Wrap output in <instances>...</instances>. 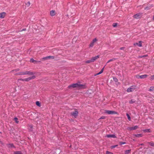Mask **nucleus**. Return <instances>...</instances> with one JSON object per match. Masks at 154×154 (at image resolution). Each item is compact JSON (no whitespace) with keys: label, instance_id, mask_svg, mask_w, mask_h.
<instances>
[{"label":"nucleus","instance_id":"38","mask_svg":"<svg viewBox=\"0 0 154 154\" xmlns=\"http://www.w3.org/2000/svg\"><path fill=\"white\" fill-rule=\"evenodd\" d=\"M151 79L152 80H153L154 79V75L151 76Z\"/></svg>","mask_w":154,"mask_h":154},{"label":"nucleus","instance_id":"21","mask_svg":"<svg viewBox=\"0 0 154 154\" xmlns=\"http://www.w3.org/2000/svg\"><path fill=\"white\" fill-rule=\"evenodd\" d=\"M103 69L104 68H103L99 72H98L95 75V76H96L97 75H99L102 73L103 71Z\"/></svg>","mask_w":154,"mask_h":154},{"label":"nucleus","instance_id":"10","mask_svg":"<svg viewBox=\"0 0 154 154\" xmlns=\"http://www.w3.org/2000/svg\"><path fill=\"white\" fill-rule=\"evenodd\" d=\"M97 39L96 38L93 39L92 42L90 44V45H89L90 47H92L94 45V43L96 42H97Z\"/></svg>","mask_w":154,"mask_h":154},{"label":"nucleus","instance_id":"18","mask_svg":"<svg viewBox=\"0 0 154 154\" xmlns=\"http://www.w3.org/2000/svg\"><path fill=\"white\" fill-rule=\"evenodd\" d=\"M131 149L126 150L125 151V154H128L130 153L131 152Z\"/></svg>","mask_w":154,"mask_h":154},{"label":"nucleus","instance_id":"28","mask_svg":"<svg viewBox=\"0 0 154 154\" xmlns=\"http://www.w3.org/2000/svg\"><path fill=\"white\" fill-rule=\"evenodd\" d=\"M126 116L128 117V119L129 121L131 120V118L130 116L129 115V114L128 113L126 114Z\"/></svg>","mask_w":154,"mask_h":154},{"label":"nucleus","instance_id":"41","mask_svg":"<svg viewBox=\"0 0 154 154\" xmlns=\"http://www.w3.org/2000/svg\"><path fill=\"white\" fill-rule=\"evenodd\" d=\"M125 47H122L120 48V49L121 50H123L124 49Z\"/></svg>","mask_w":154,"mask_h":154},{"label":"nucleus","instance_id":"11","mask_svg":"<svg viewBox=\"0 0 154 154\" xmlns=\"http://www.w3.org/2000/svg\"><path fill=\"white\" fill-rule=\"evenodd\" d=\"M142 41H140L139 42V43H135L134 44V46H136V45H137L138 46L140 47H141L142 46Z\"/></svg>","mask_w":154,"mask_h":154},{"label":"nucleus","instance_id":"26","mask_svg":"<svg viewBox=\"0 0 154 154\" xmlns=\"http://www.w3.org/2000/svg\"><path fill=\"white\" fill-rule=\"evenodd\" d=\"M153 7L152 5H151L149 7H146V8H145V9L146 10H148L149 9H150L151 7Z\"/></svg>","mask_w":154,"mask_h":154},{"label":"nucleus","instance_id":"20","mask_svg":"<svg viewBox=\"0 0 154 154\" xmlns=\"http://www.w3.org/2000/svg\"><path fill=\"white\" fill-rule=\"evenodd\" d=\"M14 154H23L20 151H17L14 152Z\"/></svg>","mask_w":154,"mask_h":154},{"label":"nucleus","instance_id":"30","mask_svg":"<svg viewBox=\"0 0 154 154\" xmlns=\"http://www.w3.org/2000/svg\"><path fill=\"white\" fill-rule=\"evenodd\" d=\"M26 6L27 7H29L30 6V2H28L27 3H26Z\"/></svg>","mask_w":154,"mask_h":154},{"label":"nucleus","instance_id":"16","mask_svg":"<svg viewBox=\"0 0 154 154\" xmlns=\"http://www.w3.org/2000/svg\"><path fill=\"white\" fill-rule=\"evenodd\" d=\"M134 135L137 137H142L143 136L142 134H134Z\"/></svg>","mask_w":154,"mask_h":154},{"label":"nucleus","instance_id":"40","mask_svg":"<svg viewBox=\"0 0 154 154\" xmlns=\"http://www.w3.org/2000/svg\"><path fill=\"white\" fill-rule=\"evenodd\" d=\"M140 75H136V77L137 78L139 79V78H140Z\"/></svg>","mask_w":154,"mask_h":154},{"label":"nucleus","instance_id":"8","mask_svg":"<svg viewBox=\"0 0 154 154\" xmlns=\"http://www.w3.org/2000/svg\"><path fill=\"white\" fill-rule=\"evenodd\" d=\"M141 14L140 13L137 14L133 16V17L135 19H138L140 18L141 16Z\"/></svg>","mask_w":154,"mask_h":154},{"label":"nucleus","instance_id":"22","mask_svg":"<svg viewBox=\"0 0 154 154\" xmlns=\"http://www.w3.org/2000/svg\"><path fill=\"white\" fill-rule=\"evenodd\" d=\"M8 147L10 148H15L14 146V145L13 144L11 143L8 144Z\"/></svg>","mask_w":154,"mask_h":154},{"label":"nucleus","instance_id":"15","mask_svg":"<svg viewBox=\"0 0 154 154\" xmlns=\"http://www.w3.org/2000/svg\"><path fill=\"white\" fill-rule=\"evenodd\" d=\"M50 14L51 16H54L55 15V11H50Z\"/></svg>","mask_w":154,"mask_h":154},{"label":"nucleus","instance_id":"29","mask_svg":"<svg viewBox=\"0 0 154 154\" xmlns=\"http://www.w3.org/2000/svg\"><path fill=\"white\" fill-rule=\"evenodd\" d=\"M14 120H15V122L17 123H18V122H19V121L18 120V119L17 118H14Z\"/></svg>","mask_w":154,"mask_h":154},{"label":"nucleus","instance_id":"3","mask_svg":"<svg viewBox=\"0 0 154 154\" xmlns=\"http://www.w3.org/2000/svg\"><path fill=\"white\" fill-rule=\"evenodd\" d=\"M136 86L135 85H133L128 88L127 90V91L128 92H130L133 91L134 90L136 89Z\"/></svg>","mask_w":154,"mask_h":154},{"label":"nucleus","instance_id":"42","mask_svg":"<svg viewBox=\"0 0 154 154\" xmlns=\"http://www.w3.org/2000/svg\"><path fill=\"white\" fill-rule=\"evenodd\" d=\"M19 80H20L22 81H25V80H24V79H19Z\"/></svg>","mask_w":154,"mask_h":154},{"label":"nucleus","instance_id":"7","mask_svg":"<svg viewBox=\"0 0 154 154\" xmlns=\"http://www.w3.org/2000/svg\"><path fill=\"white\" fill-rule=\"evenodd\" d=\"M138 128V126L137 125L135 126L134 127H128V129L129 130L132 131L134 130H136Z\"/></svg>","mask_w":154,"mask_h":154},{"label":"nucleus","instance_id":"19","mask_svg":"<svg viewBox=\"0 0 154 154\" xmlns=\"http://www.w3.org/2000/svg\"><path fill=\"white\" fill-rule=\"evenodd\" d=\"M48 60L50 59H54V57L53 56H49L47 57Z\"/></svg>","mask_w":154,"mask_h":154},{"label":"nucleus","instance_id":"34","mask_svg":"<svg viewBox=\"0 0 154 154\" xmlns=\"http://www.w3.org/2000/svg\"><path fill=\"white\" fill-rule=\"evenodd\" d=\"M149 130H150V129H146V130H144V131L145 132H149L150 131Z\"/></svg>","mask_w":154,"mask_h":154},{"label":"nucleus","instance_id":"32","mask_svg":"<svg viewBox=\"0 0 154 154\" xmlns=\"http://www.w3.org/2000/svg\"><path fill=\"white\" fill-rule=\"evenodd\" d=\"M48 60L47 57H43L42 59V60Z\"/></svg>","mask_w":154,"mask_h":154},{"label":"nucleus","instance_id":"24","mask_svg":"<svg viewBox=\"0 0 154 154\" xmlns=\"http://www.w3.org/2000/svg\"><path fill=\"white\" fill-rule=\"evenodd\" d=\"M154 91V86L151 87L149 89V91Z\"/></svg>","mask_w":154,"mask_h":154},{"label":"nucleus","instance_id":"14","mask_svg":"<svg viewBox=\"0 0 154 154\" xmlns=\"http://www.w3.org/2000/svg\"><path fill=\"white\" fill-rule=\"evenodd\" d=\"M30 61L31 62L33 63H37L38 62H40V61H39L35 60H34L32 58H31L30 59Z\"/></svg>","mask_w":154,"mask_h":154},{"label":"nucleus","instance_id":"27","mask_svg":"<svg viewBox=\"0 0 154 154\" xmlns=\"http://www.w3.org/2000/svg\"><path fill=\"white\" fill-rule=\"evenodd\" d=\"M36 104L37 106H38L39 107H40L41 106L40 103L39 101H36Z\"/></svg>","mask_w":154,"mask_h":154},{"label":"nucleus","instance_id":"36","mask_svg":"<svg viewBox=\"0 0 154 154\" xmlns=\"http://www.w3.org/2000/svg\"><path fill=\"white\" fill-rule=\"evenodd\" d=\"M125 143L124 142H119V144L120 145H122V144H125Z\"/></svg>","mask_w":154,"mask_h":154},{"label":"nucleus","instance_id":"45","mask_svg":"<svg viewBox=\"0 0 154 154\" xmlns=\"http://www.w3.org/2000/svg\"><path fill=\"white\" fill-rule=\"evenodd\" d=\"M146 56H147V55H144V56H143L140 57H146Z\"/></svg>","mask_w":154,"mask_h":154},{"label":"nucleus","instance_id":"23","mask_svg":"<svg viewBox=\"0 0 154 154\" xmlns=\"http://www.w3.org/2000/svg\"><path fill=\"white\" fill-rule=\"evenodd\" d=\"M135 102V100H131L129 101V103L130 104H132L134 103Z\"/></svg>","mask_w":154,"mask_h":154},{"label":"nucleus","instance_id":"5","mask_svg":"<svg viewBox=\"0 0 154 154\" xmlns=\"http://www.w3.org/2000/svg\"><path fill=\"white\" fill-rule=\"evenodd\" d=\"M78 111L75 110L74 111L71 112V114L73 117L76 118L78 116Z\"/></svg>","mask_w":154,"mask_h":154},{"label":"nucleus","instance_id":"33","mask_svg":"<svg viewBox=\"0 0 154 154\" xmlns=\"http://www.w3.org/2000/svg\"><path fill=\"white\" fill-rule=\"evenodd\" d=\"M112 26L114 27H116L117 26V23H113Z\"/></svg>","mask_w":154,"mask_h":154},{"label":"nucleus","instance_id":"35","mask_svg":"<svg viewBox=\"0 0 154 154\" xmlns=\"http://www.w3.org/2000/svg\"><path fill=\"white\" fill-rule=\"evenodd\" d=\"M106 154H113V153L111 152H109L108 151H106Z\"/></svg>","mask_w":154,"mask_h":154},{"label":"nucleus","instance_id":"44","mask_svg":"<svg viewBox=\"0 0 154 154\" xmlns=\"http://www.w3.org/2000/svg\"><path fill=\"white\" fill-rule=\"evenodd\" d=\"M29 127L31 128H32V125H29Z\"/></svg>","mask_w":154,"mask_h":154},{"label":"nucleus","instance_id":"31","mask_svg":"<svg viewBox=\"0 0 154 154\" xmlns=\"http://www.w3.org/2000/svg\"><path fill=\"white\" fill-rule=\"evenodd\" d=\"M149 144L151 146H154V143H153V142H150L149 143Z\"/></svg>","mask_w":154,"mask_h":154},{"label":"nucleus","instance_id":"13","mask_svg":"<svg viewBox=\"0 0 154 154\" xmlns=\"http://www.w3.org/2000/svg\"><path fill=\"white\" fill-rule=\"evenodd\" d=\"M107 137L109 138H116V137L114 134H108L106 136Z\"/></svg>","mask_w":154,"mask_h":154},{"label":"nucleus","instance_id":"2","mask_svg":"<svg viewBox=\"0 0 154 154\" xmlns=\"http://www.w3.org/2000/svg\"><path fill=\"white\" fill-rule=\"evenodd\" d=\"M34 73L30 71H26L25 72H20L16 74V75H32L34 74Z\"/></svg>","mask_w":154,"mask_h":154},{"label":"nucleus","instance_id":"17","mask_svg":"<svg viewBox=\"0 0 154 154\" xmlns=\"http://www.w3.org/2000/svg\"><path fill=\"white\" fill-rule=\"evenodd\" d=\"M147 76V75H141L140 76V79H144L146 78Z\"/></svg>","mask_w":154,"mask_h":154},{"label":"nucleus","instance_id":"4","mask_svg":"<svg viewBox=\"0 0 154 154\" xmlns=\"http://www.w3.org/2000/svg\"><path fill=\"white\" fill-rule=\"evenodd\" d=\"M105 112L106 113L108 114H117V112L112 110H106Z\"/></svg>","mask_w":154,"mask_h":154},{"label":"nucleus","instance_id":"46","mask_svg":"<svg viewBox=\"0 0 154 154\" xmlns=\"http://www.w3.org/2000/svg\"><path fill=\"white\" fill-rule=\"evenodd\" d=\"M25 30V29H23V30Z\"/></svg>","mask_w":154,"mask_h":154},{"label":"nucleus","instance_id":"37","mask_svg":"<svg viewBox=\"0 0 154 154\" xmlns=\"http://www.w3.org/2000/svg\"><path fill=\"white\" fill-rule=\"evenodd\" d=\"M91 62H92L91 59V60H88L86 62V63H91Z\"/></svg>","mask_w":154,"mask_h":154},{"label":"nucleus","instance_id":"12","mask_svg":"<svg viewBox=\"0 0 154 154\" xmlns=\"http://www.w3.org/2000/svg\"><path fill=\"white\" fill-rule=\"evenodd\" d=\"M6 15V13L3 12L0 13V18H3L5 17Z\"/></svg>","mask_w":154,"mask_h":154},{"label":"nucleus","instance_id":"9","mask_svg":"<svg viewBox=\"0 0 154 154\" xmlns=\"http://www.w3.org/2000/svg\"><path fill=\"white\" fill-rule=\"evenodd\" d=\"M100 57V56L99 55H98L97 56H95V57H92L91 59V62H94L97 59L99 58Z\"/></svg>","mask_w":154,"mask_h":154},{"label":"nucleus","instance_id":"6","mask_svg":"<svg viewBox=\"0 0 154 154\" xmlns=\"http://www.w3.org/2000/svg\"><path fill=\"white\" fill-rule=\"evenodd\" d=\"M35 78V75H33L32 76L29 77L28 78H27L25 79H24V80L25 81L28 82L31 79H34Z\"/></svg>","mask_w":154,"mask_h":154},{"label":"nucleus","instance_id":"43","mask_svg":"<svg viewBox=\"0 0 154 154\" xmlns=\"http://www.w3.org/2000/svg\"><path fill=\"white\" fill-rule=\"evenodd\" d=\"M117 146V145H115L114 146H112V148H115V147H116V146Z\"/></svg>","mask_w":154,"mask_h":154},{"label":"nucleus","instance_id":"25","mask_svg":"<svg viewBox=\"0 0 154 154\" xmlns=\"http://www.w3.org/2000/svg\"><path fill=\"white\" fill-rule=\"evenodd\" d=\"M116 60V58H113L112 59H111L109 60L108 62H107V63H108L110 62Z\"/></svg>","mask_w":154,"mask_h":154},{"label":"nucleus","instance_id":"47","mask_svg":"<svg viewBox=\"0 0 154 154\" xmlns=\"http://www.w3.org/2000/svg\"><path fill=\"white\" fill-rule=\"evenodd\" d=\"M140 145H143V144H141Z\"/></svg>","mask_w":154,"mask_h":154},{"label":"nucleus","instance_id":"1","mask_svg":"<svg viewBox=\"0 0 154 154\" xmlns=\"http://www.w3.org/2000/svg\"><path fill=\"white\" fill-rule=\"evenodd\" d=\"M71 87L73 88H85V86L84 85H81L78 83L73 84L69 85L68 86L69 88Z\"/></svg>","mask_w":154,"mask_h":154},{"label":"nucleus","instance_id":"39","mask_svg":"<svg viewBox=\"0 0 154 154\" xmlns=\"http://www.w3.org/2000/svg\"><path fill=\"white\" fill-rule=\"evenodd\" d=\"M105 118V117L104 116H102V117H101L100 119H104Z\"/></svg>","mask_w":154,"mask_h":154}]
</instances>
